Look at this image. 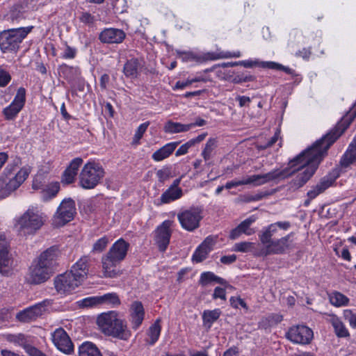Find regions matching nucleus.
I'll list each match as a JSON object with an SVG mask.
<instances>
[{"mask_svg":"<svg viewBox=\"0 0 356 356\" xmlns=\"http://www.w3.org/2000/svg\"><path fill=\"white\" fill-rule=\"evenodd\" d=\"M76 175L75 171H72L67 168L63 172L62 181L67 184H72L74 181Z\"/></svg>","mask_w":356,"mask_h":356,"instance_id":"obj_49","label":"nucleus"},{"mask_svg":"<svg viewBox=\"0 0 356 356\" xmlns=\"http://www.w3.org/2000/svg\"><path fill=\"white\" fill-rule=\"evenodd\" d=\"M332 325L334 330V333L339 338H346L350 336L348 329L345 325L337 317L332 318Z\"/></svg>","mask_w":356,"mask_h":356,"instance_id":"obj_33","label":"nucleus"},{"mask_svg":"<svg viewBox=\"0 0 356 356\" xmlns=\"http://www.w3.org/2000/svg\"><path fill=\"white\" fill-rule=\"evenodd\" d=\"M97 323L101 331L107 336L123 341L129 340L131 336L127 321L118 318L115 312L102 314L97 317Z\"/></svg>","mask_w":356,"mask_h":356,"instance_id":"obj_4","label":"nucleus"},{"mask_svg":"<svg viewBox=\"0 0 356 356\" xmlns=\"http://www.w3.org/2000/svg\"><path fill=\"white\" fill-rule=\"evenodd\" d=\"M179 142H173L165 145L152 154V159L156 161H161L168 158L174 152Z\"/></svg>","mask_w":356,"mask_h":356,"instance_id":"obj_26","label":"nucleus"},{"mask_svg":"<svg viewBox=\"0 0 356 356\" xmlns=\"http://www.w3.org/2000/svg\"><path fill=\"white\" fill-rule=\"evenodd\" d=\"M266 195L267 193L264 192H259L253 195H247L244 196V201L246 202L259 201Z\"/></svg>","mask_w":356,"mask_h":356,"instance_id":"obj_52","label":"nucleus"},{"mask_svg":"<svg viewBox=\"0 0 356 356\" xmlns=\"http://www.w3.org/2000/svg\"><path fill=\"white\" fill-rule=\"evenodd\" d=\"M26 101V90L19 88L12 103L5 108L2 113L7 120H14L24 106Z\"/></svg>","mask_w":356,"mask_h":356,"instance_id":"obj_14","label":"nucleus"},{"mask_svg":"<svg viewBox=\"0 0 356 356\" xmlns=\"http://www.w3.org/2000/svg\"><path fill=\"white\" fill-rule=\"evenodd\" d=\"M229 302L232 307H233L234 308H238V305H241L242 307L245 308V309H248V306L246 303L241 298L231 297Z\"/></svg>","mask_w":356,"mask_h":356,"instance_id":"obj_55","label":"nucleus"},{"mask_svg":"<svg viewBox=\"0 0 356 356\" xmlns=\"http://www.w3.org/2000/svg\"><path fill=\"white\" fill-rule=\"evenodd\" d=\"M254 248V243L244 241L235 243L233 246L232 250L240 252H252Z\"/></svg>","mask_w":356,"mask_h":356,"instance_id":"obj_43","label":"nucleus"},{"mask_svg":"<svg viewBox=\"0 0 356 356\" xmlns=\"http://www.w3.org/2000/svg\"><path fill=\"white\" fill-rule=\"evenodd\" d=\"M79 356H102L100 350L92 342H83L79 348Z\"/></svg>","mask_w":356,"mask_h":356,"instance_id":"obj_29","label":"nucleus"},{"mask_svg":"<svg viewBox=\"0 0 356 356\" xmlns=\"http://www.w3.org/2000/svg\"><path fill=\"white\" fill-rule=\"evenodd\" d=\"M257 220L255 216H251L242 221L238 226L241 229L242 234H245L247 236H250L254 234L255 230L250 227L251 225L254 223Z\"/></svg>","mask_w":356,"mask_h":356,"instance_id":"obj_40","label":"nucleus"},{"mask_svg":"<svg viewBox=\"0 0 356 356\" xmlns=\"http://www.w3.org/2000/svg\"><path fill=\"white\" fill-rule=\"evenodd\" d=\"M45 220L43 213L37 207H30L16 220L15 226L24 234H33L43 226Z\"/></svg>","mask_w":356,"mask_h":356,"instance_id":"obj_5","label":"nucleus"},{"mask_svg":"<svg viewBox=\"0 0 356 356\" xmlns=\"http://www.w3.org/2000/svg\"><path fill=\"white\" fill-rule=\"evenodd\" d=\"M145 316V310L141 302L134 301L130 307V321L132 328L137 330L142 324Z\"/></svg>","mask_w":356,"mask_h":356,"instance_id":"obj_22","label":"nucleus"},{"mask_svg":"<svg viewBox=\"0 0 356 356\" xmlns=\"http://www.w3.org/2000/svg\"><path fill=\"white\" fill-rule=\"evenodd\" d=\"M83 280L79 279L71 271L66 272L58 276L54 282L55 287L59 292H70L79 286Z\"/></svg>","mask_w":356,"mask_h":356,"instance_id":"obj_13","label":"nucleus"},{"mask_svg":"<svg viewBox=\"0 0 356 356\" xmlns=\"http://www.w3.org/2000/svg\"><path fill=\"white\" fill-rule=\"evenodd\" d=\"M79 19L81 22L86 24L92 25L95 22V17L90 13L85 12L81 14Z\"/></svg>","mask_w":356,"mask_h":356,"instance_id":"obj_54","label":"nucleus"},{"mask_svg":"<svg viewBox=\"0 0 356 356\" xmlns=\"http://www.w3.org/2000/svg\"><path fill=\"white\" fill-rule=\"evenodd\" d=\"M8 341L17 344L24 348L25 351L28 353L29 348L33 346L29 344L28 337L24 334H9L7 337Z\"/></svg>","mask_w":356,"mask_h":356,"instance_id":"obj_32","label":"nucleus"},{"mask_svg":"<svg viewBox=\"0 0 356 356\" xmlns=\"http://www.w3.org/2000/svg\"><path fill=\"white\" fill-rule=\"evenodd\" d=\"M220 314L221 311L220 309L204 310L202 314L204 326L209 329L212 324L219 318Z\"/></svg>","mask_w":356,"mask_h":356,"instance_id":"obj_30","label":"nucleus"},{"mask_svg":"<svg viewBox=\"0 0 356 356\" xmlns=\"http://www.w3.org/2000/svg\"><path fill=\"white\" fill-rule=\"evenodd\" d=\"M354 118L353 113H347L329 133L289 162L290 167L286 168L291 172L289 176L299 172L293 180V184L296 187H302L313 176L319 163L327 154V149L349 127Z\"/></svg>","mask_w":356,"mask_h":356,"instance_id":"obj_1","label":"nucleus"},{"mask_svg":"<svg viewBox=\"0 0 356 356\" xmlns=\"http://www.w3.org/2000/svg\"><path fill=\"white\" fill-rule=\"evenodd\" d=\"M60 185L58 182L51 183L47 186L42 191V199L44 201H48L54 197L58 193Z\"/></svg>","mask_w":356,"mask_h":356,"instance_id":"obj_36","label":"nucleus"},{"mask_svg":"<svg viewBox=\"0 0 356 356\" xmlns=\"http://www.w3.org/2000/svg\"><path fill=\"white\" fill-rule=\"evenodd\" d=\"M58 248L52 246L41 253L29 268L26 281L31 284H40L50 278L58 265Z\"/></svg>","mask_w":356,"mask_h":356,"instance_id":"obj_2","label":"nucleus"},{"mask_svg":"<svg viewBox=\"0 0 356 356\" xmlns=\"http://www.w3.org/2000/svg\"><path fill=\"white\" fill-rule=\"evenodd\" d=\"M236 256L235 254L225 255L220 258V261L223 264L229 265L236 261Z\"/></svg>","mask_w":356,"mask_h":356,"instance_id":"obj_62","label":"nucleus"},{"mask_svg":"<svg viewBox=\"0 0 356 356\" xmlns=\"http://www.w3.org/2000/svg\"><path fill=\"white\" fill-rule=\"evenodd\" d=\"M7 184H6V179H4V177L0 178V198H5L6 197H8L10 193H7Z\"/></svg>","mask_w":356,"mask_h":356,"instance_id":"obj_60","label":"nucleus"},{"mask_svg":"<svg viewBox=\"0 0 356 356\" xmlns=\"http://www.w3.org/2000/svg\"><path fill=\"white\" fill-rule=\"evenodd\" d=\"M10 80V74L7 71L0 68V87L6 86Z\"/></svg>","mask_w":356,"mask_h":356,"instance_id":"obj_51","label":"nucleus"},{"mask_svg":"<svg viewBox=\"0 0 356 356\" xmlns=\"http://www.w3.org/2000/svg\"><path fill=\"white\" fill-rule=\"evenodd\" d=\"M160 321V319L156 320L154 324H152L149 328L147 334L149 337V341H147V342L150 345L154 344L156 341L159 339L161 330Z\"/></svg>","mask_w":356,"mask_h":356,"instance_id":"obj_38","label":"nucleus"},{"mask_svg":"<svg viewBox=\"0 0 356 356\" xmlns=\"http://www.w3.org/2000/svg\"><path fill=\"white\" fill-rule=\"evenodd\" d=\"M344 318L349 323L353 328L356 327V314L350 309H346L343 312Z\"/></svg>","mask_w":356,"mask_h":356,"instance_id":"obj_50","label":"nucleus"},{"mask_svg":"<svg viewBox=\"0 0 356 356\" xmlns=\"http://www.w3.org/2000/svg\"><path fill=\"white\" fill-rule=\"evenodd\" d=\"M27 353L29 356H47L40 350L33 346L32 348H29Z\"/></svg>","mask_w":356,"mask_h":356,"instance_id":"obj_64","label":"nucleus"},{"mask_svg":"<svg viewBox=\"0 0 356 356\" xmlns=\"http://www.w3.org/2000/svg\"><path fill=\"white\" fill-rule=\"evenodd\" d=\"M213 298L217 299L220 298L223 300H226V291L225 289H222L221 287L217 286L214 289V292L213 294Z\"/></svg>","mask_w":356,"mask_h":356,"instance_id":"obj_58","label":"nucleus"},{"mask_svg":"<svg viewBox=\"0 0 356 356\" xmlns=\"http://www.w3.org/2000/svg\"><path fill=\"white\" fill-rule=\"evenodd\" d=\"M261 67L264 68L274 69L278 70H282L289 74H292L293 70L288 67L284 66L281 64L269 61V62H261Z\"/></svg>","mask_w":356,"mask_h":356,"instance_id":"obj_42","label":"nucleus"},{"mask_svg":"<svg viewBox=\"0 0 356 356\" xmlns=\"http://www.w3.org/2000/svg\"><path fill=\"white\" fill-rule=\"evenodd\" d=\"M99 303L110 305L112 307L120 305V300L116 293H108L99 296Z\"/></svg>","mask_w":356,"mask_h":356,"instance_id":"obj_37","label":"nucleus"},{"mask_svg":"<svg viewBox=\"0 0 356 356\" xmlns=\"http://www.w3.org/2000/svg\"><path fill=\"white\" fill-rule=\"evenodd\" d=\"M30 173L29 168H21L15 175H13L8 167L4 170L6 175L5 179H6L7 184V193H11L17 189L22 184L26 179Z\"/></svg>","mask_w":356,"mask_h":356,"instance_id":"obj_16","label":"nucleus"},{"mask_svg":"<svg viewBox=\"0 0 356 356\" xmlns=\"http://www.w3.org/2000/svg\"><path fill=\"white\" fill-rule=\"evenodd\" d=\"M51 303V300L48 299L44 300L18 312L16 315V318L20 322L24 323L34 321L41 316L47 311V307L49 306Z\"/></svg>","mask_w":356,"mask_h":356,"instance_id":"obj_12","label":"nucleus"},{"mask_svg":"<svg viewBox=\"0 0 356 356\" xmlns=\"http://www.w3.org/2000/svg\"><path fill=\"white\" fill-rule=\"evenodd\" d=\"M13 259L8 249L0 253V273L3 276H9L13 270Z\"/></svg>","mask_w":356,"mask_h":356,"instance_id":"obj_23","label":"nucleus"},{"mask_svg":"<svg viewBox=\"0 0 356 356\" xmlns=\"http://www.w3.org/2000/svg\"><path fill=\"white\" fill-rule=\"evenodd\" d=\"M285 337L293 343L306 345L311 343L314 333L309 327L304 325H297L289 327Z\"/></svg>","mask_w":356,"mask_h":356,"instance_id":"obj_10","label":"nucleus"},{"mask_svg":"<svg viewBox=\"0 0 356 356\" xmlns=\"http://www.w3.org/2000/svg\"><path fill=\"white\" fill-rule=\"evenodd\" d=\"M129 243L122 238L115 241L108 252L102 257V264L104 276L109 278H115L122 274L117 265L127 256Z\"/></svg>","mask_w":356,"mask_h":356,"instance_id":"obj_3","label":"nucleus"},{"mask_svg":"<svg viewBox=\"0 0 356 356\" xmlns=\"http://www.w3.org/2000/svg\"><path fill=\"white\" fill-rule=\"evenodd\" d=\"M77 54V49L65 43V48L61 54V57L64 59H74Z\"/></svg>","mask_w":356,"mask_h":356,"instance_id":"obj_45","label":"nucleus"},{"mask_svg":"<svg viewBox=\"0 0 356 356\" xmlns=\"http://www.w3.org/2000/svg\"><path fill=\"white\" fill-rule=\"evenodd\" d=\"M51 340L55 346L65 354H70L74 350L72 342L63 328H57L51 334Z\"/></svg>","mask_w":356,"mask_h":356,"instance_id":"obj_17","label":"nucleus"},{"mask_svg":"<svg viewBox=\"0 0 356 356\" xmlns=\"http://www.w3.org/2000/svg\"><path fill=\"white\" fill-rule=\"evenodd\" d=\"M170 220L163 221L154 232V241L161 252H165L170 243L172 230Z\"/></svg>","mask_w":356,"mask_h":356,"instance_id":"obj_15","label":"nucleus"},{"mask_svg":"<svg viewBox=\"0 0 356 356\" xmlns=\"http://www.w3.org/2000/svg\"><path fill=\"white\" fill-rule=\"evenodd\" d=\"M282 320V316L279 314H270L263 318L259 323L260 327L266 329L268 327L277 324Z\"/></svg>","mask_w":356,"mask_h":356,"instance_id":"obj_41","label":"nucleus"},{"mask_svg":"<svg viewBox=\"0 0 356 356\" xmlns=\"http://www.w3.org/2000/svg\"><path fill=\"white\" fill-rule=\"evenodd\" d=\"M170 172L168 168H163L156 172V176L160 182L163 183L170 177Z\"/></svg>","mask_w":356,"mask_h":356,"instance_id":"obj_53","label":"nucleus"},{"mask_svg":"<svg viewBox=\"0 0 356 356\" xmlns=\"http://www.w3.org/2000/svg\"><path fill=\"white\" fill-rule=\"evenodd\" d=\"M82 163H83V159L81 158L77 157V158L74 159L70 162L67 168L70 169L72 171H75V172L77 174L78 169Z\"/></svg>","mask_w":356,"mask_h":356,"instance_id":"obj_56","label":"nucleus"},{"mask_svg":"<svg viewBox=\"0 0 356 356\" xmlns=\"http://www.w3.org/2000/svg\"><path fill=\"white\" fill-rule=\"evenodd\" d=\"M218 146V140L216 138H210L206 143L205 146L201 153L205 161H209L213 155V151Z\"/></svg>","mask_w":356,"mask_h":356,"instance_id":"obj_34","label":"nucleus"},{"mask_svg":"<svg viewBox=\"0 0 356 356\" xmlns=\"http://www.w3.org/2000/svg\"><path fill=\"white\" fill-rule=\"evenodd\" d=\"M330 302L337 307H343L348 305L349 302V298L339 291H333L329 295Z\"/></svg>","mask_w":356,"mask_h":356,"instance_id":"obj_31","label":"nucleus"},{"mask_svg":"<svg viewBox=\"0 0 356 356\" xmlns=\"http://www.w3.org/2000/svg\"><path fill=\"white\" fill-rule=\"evenodd\" d=\"M76 213L75 202L71 198L65 199L54 216L53 224L56 227H62L72 220Z\"/></svg>","mask_w":356,"mask_h":356,"instance_id":"obj_8","label":"nucleus"},{"mask_svg":"<svg viewBox=\"0 0 356 356\" xmlns=\"http://www.w3.org/2000/svg\"><path fill=\"white\" fill-rule=\"evenodd\" d=\"M149 125V122H145L141 124L136 131L135 135L133 138V143L135 144L138 143L139 140L143 137L144 133L147 131Z\"/></svg>","mask_w":356,"mask_h":356,"instance_id":"obj_47","label":"nucleus"},{"mask_svg":"<svg viewBox=\"0 0 356 356\" xmlns=\"http://www.w3.org/2000/svg\"><path fill=\"white\" fill-rule=\"evenodd\" d=\"M9 18L12 22L18 21L22 19V13L17 9L11 10Z\"/></svg>","mask_w":356,"mask_h":356,"instance_id":"obj_63","label":"nucleus"},{"mask_svg":"<svg viewBox=\"0 0 356 356\" xmlns=\"http://www.w3.org/2000/svg\"><path fill=\"white\" fill-rule=\"evenodd\" d=\"M280 136V131L277 130L274 136L264 145H260V148L265 149L268 147L273 146L277 140Z\"/></svg>","mask_w":356,"mask_h":356,"instance_id":"obj_59","label":"nucleus"},{"mask_svg":"<svg viewBox=\"0 0 356 356\" xmlns=\"http://www.w3.org/2000/svg\"><path fill=\"white\" fill-rule=\"evenodd\" d=\"M192 127H193V124H184L169 120L165 123L163 129L165 133L177 134L188 131Z\"/></svg>","mask_w":356,"mask_h":356,"instance_id":"obj_27","label":"nucleus"},{"mask_svg":"<svg viewBox=\"0 0 356 356\" xmlns=\"http://www.w3.org/2000/svg\"><path fill=\"white\" fill-rule=\"evenodd\" d=\"M334 181V179H333L329 177H324L321 179L319 183H318L316 186L317 188H318L320 192L323 193L327 188H328L330 186H331Z\"/></svg>","mask_w":356,"mask_h":356,"instance_id":"obj_48","label":"nucleus"},{"mask_svg":"<svg viewBox=\"0 0 356 356\" xmlns=\"http://www.w3.org/2000/svg\"><path fill=\"white\" fill-rule=\"evenodd\" d=\"M191 143V142L188 141L186 143L181 145L179 147V149L176 151V156H179L186 154L188 152V149L193 146Z\"/></svg>","mask_w":356,"mask_h":356,"instance_id":"obj_57","label":"nucleus"},{"mask_svg":"<svg viewBox=\"0 0 356 356\" xmlns=\"http://www.w3.org/2000/svg\"><path fill=\"white\" fill-rule=\"evenodd\" d=\"M141 62L137 58L128 60L123 67V72L127 78L134 79L138 77Z\"/></svg>","mask_w":356,"mask_h":356,"instance_id":"obj_25","label":"nucleus"},{"mask_svg":"<svg viewBox=\"0 0 356 356\" xmlns=\"http://www.w3.org/2000/svg\"><path fill=\"white\" fill-rule=\"evenodd\" d=\"M291 174V172H289L288 169H283L282 170L276 169L265 174L249 176L245 179L246 184H252L255 186H259L272 181L284 179L289 177Z\"/></svg>","mask_w":356,"mask_h":356,"instance_id":"obj_11","label":"nucleus"},{"mask_svg":"<svg viewBox=\"0 0 356 356\" xmlns=\"http://www.w3.org/2000/svg\"><path fill=\"white\" fill-rule=\"evenodd\" d=\"M278 228L275 223H272L266 227L260 234L259 238L262 244H266L272 240V237L276 234Z\"/></svg>","mask_w":356,"mask_h":356,"instance_id":"obj_35","label":"nucleus"},{"mask_svg":"<svg viewBox=\"0 0 356 356\" xmlns=\"http://www.w3.org/2000/svg\"><path fill=\"white\" fill-rule=\"evenodd\" d=\"M191 56L193 60H195L199 63H202L207 60H214L221 58H239L241 56V52L239 51L234 52L222 51L218 54L209 52L201 55L193 54V55H191Z\"/></svg>","mask_w":356,"mask_h":356,"instance_id":"obj_21","label":"nucleus"},{"mask_svg":"<svg viewBox=\"0 0 356 356\" xmlns=\"http://www.w3.org/2000/svg\"><path fill=\"white\" fill-rule=\"evenodd\" d=\"M109 243L108 236H104L99 238L93 245L92 251L93 252H102L105 250Z\"/></svg>","mask_w":356,"mask_h":356,"instance_id":"obj_44","label":"nucleus"},{"mask_svg":"<svg viewBox=\"0 0 356 356\" xmlns=\"http://www.w3.org/2000/svg\"><path fill=\"white\" fill-rule=\"evenodd\" d=\"M32 27H19L0 33V49L3 52H16Z\"/></svg>","mask_w":356,"mask_h":356,"instance_id":"obj_6","label":"nucleus"},{"mask_svg":"<svg viewBox=\"0 0 356 356\" xmlns=\"http://www.w3.org/2000/svg\"><path fill=\"white\" fill-rule=\"evenodd\" d=\"M211 282H216L220 284H227V282L224 279L218 277L212 272H204L202 273L200 280V283L202 285H206Z\"/></svg>","mask_w":356,"mask_h":356,"instance_id":"obj_39","label":"nucleus"},{"mask_svg":"<svg viewBox=\"0 0 356 356\" xmlns=\"http://www.w3.org/2000/svg\"><path fill=\"white\" fill-rule=\"evenodd\" d=\"M126 36L125 33L119 29H104L99 35V40L106 44H119L122 42Z\"/></svg>","mask_w":356,"mask_h":356,"instance_id":"obj_20","label":"nucleus"},{"mask_svg":"<svg viewBox=\"0 0 356 356\" xmlns=\"http://www.w3.org/2000/svg\"><path fill=\"white\" fill-rule=\"evenodd\" d=\"M202 210L199 207H191L179 212L177 218L184 229L193 232L200 227V222L202 219Z\"/></svg>","mask_w":356,"mask_h":356,"instance_id":"obj_9","label":"nucleus"},{"mask_svg":"<svg viewBox=\"0 0 356 356\" xmlns=\"http://www.w3.org/2000/svg\"><path fill=\"white\" fill-rule=\"evenodd\" d=\"M182 189L168 188L161 196L158 205L168 204L179 199L182 196Z\"/></svg>","mask_w":356,"mask_h":356,"instance_id":"obj_28","label":"nucleus"},{"mask_svg":"<svg viewBox=\"0 0 356 356\" xmlns=\"http://www.w3.org/2000/svg\"><path fill=\"white\" fill-rule=\"evenodd\" d=\"M88 257H83L72 266L70 270L71 272L75 274V276L83 281L86 278L88 273Z\"/></svg>","mask_w":356,"mask_h":356,"instance_id":"obj_24","label":"nucleus"},{"mask_svg":"<svg viewBox=\"0 0 356 356\" xmlns=\"http://www.w3.org/2000/svg\"><path fill=\"white\" fill-rule=\"evenodd\" d=\"M105 172L101 165L88 162L84 165L79 175V185L85 189L95 188L104 178Z\"/></svg>","mask_w":356,"mask_h":356,"instance_id":"obj_7","label":"nucleus"},{"mask_svg":"<svg viewBox=\"0 0 356 356\" xmlns=\"http://www.w3.org/2000/svg\"><path fill=\"white\" fill-rule=\"evenodd\" d=\"M241 185H247L246 184V180H232L231 181H228L226 183L225 188L227 189H231L234 187H237L238 186Z\"/></svg>","mask_w":356,"mask_h":356,"instance_id":"obj_61","label":"nucleus"},{"mask_svg":"<svg viewBox=\"0 0 356 356\" xmlns=\"http://www.w3.org/2000/svg\"><path fill=\"white\" fill-rule=\"evenodd\" d=\"M216 242V237L209 236L197 248L193 254V261L199 263L207 259Z\"/></svg>","mask_w":356,"mask_h":356,"instance_id":"obj_19","label":"nucleus"},{"mask_svg":"<svg viewBox=\"0 0 356 356\" xmlns=\"http://www.w3.org/2000/svg\"><path fill=\"white\" fill-rule=\"evenodd\" d=\"M100 305L99 296L86 298L79 302V305L82 307H89Z\"/></svg>","mask_w":356,"mask_h":356,"instance_id":"obj_46","label":"nucleus"},{"mask_svg":"<svg viewBox=\"0 0 356 356\" xmlns=\"http://www.w3.org/2000/svg\"><path fill=\"white\" fill-rule=\"evenodd\" d=\"M292 233L277 240H270L268 243L264 244L265 248L261 250L260 255L266 256L273 254H282L289 248L288 243Z\"/></svg>","mask_w":356,"mask_h":356,"instance_id":"obj_18","label":"nucleus"}]
</instances>
